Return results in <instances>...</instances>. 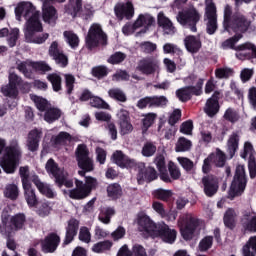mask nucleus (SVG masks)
Listing matches in <instances>:
<instances>
[{
    "label": "nucleus",
    "mask_w": 256,
    "mask_h": 256,
    "mask_svg": "<svg viewBox=\"0 0 256 256\" xmlns=\"http://www.w3.org/2000/svg\"><path fill=\"white\" fill-rule=\"evenodd\" d=\"M157 119V114L155 113H148L144 115V118L142 119V130L147 131L153 123H155V120Z\"/></svg>",
    "instance_id": "56"
},
{
    "label": "nucleus",
    "mask_w": 256,
    "mask_h": 256,
    "mask_svg": "<svg viewBox=\"0 0 256 256\" xmlns=\"http://www.w3.org/2000/svg\"><path fill=\"white\" fill-rule=\"evenodd\" d=\"M184 45L189 53H198L199 49H201V38L193 35L186 36Z\"/></svg>",
    "instance_id": "35"
},
{
    "label": "nucleus",
    "mask_w": 256,
    "mask_h": 256,
    "mask_svg": "<svg viewBox=\"0 0 256 256\" xmlns=\"http://www.w3.org/2000/svg\"><path fill=\"white\" fill-rule=\"evenodd\" d=\"M240 139L241 137L238 133H232L229 136L226 144V149L230 159H233V157H235V153H237V150L239 149Z\"/></svg>",
    "instance_id": "34"
},
{
    "label": "nucleus",
    "mask_w": 256,
    "mask_h": 256,
    "mask_svg": "<svg viewBox=\"0 0 256 256\" xmlns=\"http://www.w3.org/2000/svg\"><path fill=\"white\" fill-rule=\"evenodd\" d=\"M39 12H36L34 15L28 17L24 25V37H29L34 33H41L43 31V24L39 18Z\"/></svg>",
    "instance_id": "12"
},
{
    "label": "nucleus",
    "mask_w": 256,
    "mask_h": 256,
    "mask_svg": "<svg viewBox=\"0 0 256 256\" xmlns=\"http://www.w3.org/2000/svg\"><path fill=\"white\" fill-rule=\"evenodd\" d=\"M37 8L30 1H21L18 2L14 8V13L16 17V21H22L24 19H28L29 17L38 13Z\"/></svg>",
    "instance_id": "9"
},
{
    "label": "nucleus",
    "mask_w": 256,
    "mask_h": 256,
    "mask_svg": "<svg viewBox=\"0 0 256 256\" xmlns=\"http://www.w3.org/2000/svg\"><path fill=\"white\" fill-rule=\"evenodd\" d=\"M153 23H155V19H153L151 15L139 14L137 19L134 21V27H136V29H141V27L147 29V27H151Z\"/></svg>",
    "instance_id": "40"
},
{
    "label": "nucleus",
    "mask_w": 256,
    "mask_h": 256,
    "mask_svg": "<svg viewBox=\"0 0 256 256\" xmlns=\"http://www.w3.org/2000/svg\"><path fill=\"white\" fill-rule=\"evenodd\" d=\"M231 15H233V9L229 6V4H227L224 7L223 27L225 30H229V24L233 19V17H231Z\"/></svg>",
    "instance_id": "60"
},
{
    "label": "nucleus",
    "mask_w": 256,
    "mask_h": 256,
    "mask_svg": "<svg viewBox=\"0 0 256 256\" xmlns=\"http://www.w3.org/2000/svg\"><path fill=\"white\" fill-rule=\"evenodd\" d=\"M113 215H115V209L111 207H103L101 209L98 219L99 221H101V223H104V225H109L111 223V217H113Z\"/></svg>",
    "instance_id": "42"
},
{
    "label": "nucleus",
    "mask_w": 256,
    "mask_h": 256,
    "mask_svg": "<svg viewBox=\"0 0 256 256\" xmlns=\"http://www.w3.org/2000/svg\"><path fill=\"white\" fill-rule=\"evenodd\" d=\"M242 225L245 231L256 232V214L253 210H247L242 217Z\"/></svg>",
    "instance_id": "30"
},
{
    "label": "nucleus",
    "mask_w": 256,
    "mask_h": 256,
    "mask_svg": "<svg viewBox=\"0 0 256 256\" xmlns=\"http://www.w3.org/2000/svg\"><path fill=\"white\" fill-rule=\"evenodd\" d=\"M213 247V237L206 236L204 237L198 245V250L201 252L209 251Z\"/></svg>",
    "instance_id": "59"
},
{
    "label": "nucleus",
    "mask_w": 256,
    "mask_h": 256,
    "mask_svg": "<svg viewBox=\"0 0 256 256\" xmlns=\"http://www.w3.org/2000/svg\"><path fill=\"white\" fill-rule=\"evenodd\" d=\"M48 81H50L53 91H61V76L59 74H50L47 76Z\"/></svg>",
    "instance_id": "57"
},
{
    "label": "nucleus",
    "mask_w": 256,
    "mask_h": 256,
    "mask_svg": "<svg viewBox=\"0 0 256 256\" xmlns=\"http://www.w3.org/2000/svg\"><path fill=\"white\" fill-rule=\"evenodd\" d=\"M137 225L139 231H145L151 237L159 235V232H156L159 225H155V223H153V221H151V218H149V216L147 215L138 216Z\"/></svg>",
    "instance_id": "14"
},
{
    "label": "nucleus",
    "mask_w": 256,
    "mask_h": 256,
    "mask_svg": "<svg viewBox=\"0 0 256 256\" xmlns=\"http://www.w3.org/2000/svg\"><path fill=\"white\" fill-rule=\"evenodd\" d=\"M45 168L47 173L55 178V181H61L59 177L65 172V170L63 168H59L57 163H55L54 159H49L46 163Z\"/></svg>",
    "instance_id": "39"
},
{
    "label": "nucleus",
    "mask_w": 256,
    "mask_h": 256,
    "mask_svg": "<svg viewBox=\"0 0 256 256\" xmlns=\"http://www.w3.org/2000/svg\"><path fill=\"white\" fill-rule=\"evenodd\" d=\"M223 118L225 119V121H229L230 123H237V121H239L240 119V116L237 110L233 108H228L225 111Z\"/></svg>",
    "instance_id": "54"
},
{
    "label": "nucleus",
    "mask_w": 256,
    "mask_h": 256,
    "mask_svg": "<svg viewBox=\"0 0 256 256\" xmlns=\"http://www.w3.org/2000/svg\"><path fill=\"white\" fill-rule=\"evenodd\" d=\"M157 179V171L153 167L145 168V164H138V183L142 181H154Z\"/></svg>",
    "instance_id": "25"
},
{
    "label": "nucleus",
    "mask_w": 256,
    "mask_h": 256,
    "mask_svg": "<svg viewBox=\"0 0 256 256\" xmlns=\"http://www.w3.org/2000/svg\"><path fill=\"white\" fill-rule=\"evenodd\" d=\"M31 100L37 107L38 111H45L49 108V102L41 96L31 95Z\"/></svg>",
    "instance_id": "51"
},
{
    "label": "nucleus",
    "mask_w": 256,
    "mask_h": 256,
    "mask_svg": "<svg viewBox=\"0 0 256 256\" xmlns=\"http://www.w3.org/2000/svg\"><path fill=\"white\" fill-rule=\"evenodd\" d=\"M155 232L158 234L152 237H161L162 241L170 243V245L177 239V231L169 228L167 224H159Z\"/></svg>",
    "instance_id": "15"
},
{
    "label": "nucleus",
    "mask_w": 256,
    "mask_h": 256,
    "mask_svg": "<svg viewBox=\"0 0 256 256\" xmlns=\"http://www.w3.org/2000/svg\"><path fill=\"white\" fill-rule=\"evenodd\" d=\"M23 189L26 203L29 207H35V205H37V196L35 195V190H33V186H31V184H25L23 186Z\"/></svg>",
    "instance_id": "41"
},
{
    "label": "nucleus",
    "mask_w": 256,
    "mask_h": 256,
    "mask_svg": "<svg viewBox=\"0 0 256 256\" xmlns=\"http://www.w3.org/2000/svg\"><path fill=\"white\" fill-rule=\"evenodd\" d=\"M76 159L78 167L82 170L78 171V175L85 176V173L93 171V160L89 158V150L84 144L78 145L76 149Z\"/></svg>",
    "instance_id": "6"
},
{
    "label": "nucleus",
    "mask_w": 256,
    "mask_h": 256,
    "mask_svg": "<svg viewBox=\"0 0 256 256\" xmlns=\"http://www.w3.org/2000/svg\"><path fill=\"white\" fill-rule=\"evenodd\" d=\"M21 159V150L17 142H13L6 147L3 156L0 158V167L5 173H15L19 160Z\"/></svg>",
    "instance_id": "3"
},
{
    "label": "nucleus",
    "mask_w": 256,
    "mask_h": 256,
    "mask_svg": "<svg viewBox=\"0 0 256 256\" xmlns=\"http://www.w3.org/2000/svg\"><path fill=\"white\" fill-rule=\"evenodd\" d=\"M178 227L183 239L190 241L201 231L203 221L197 219L192 214H183L178 220Z\"/></svg>",
    "instance_id": "1"
},
{
    "label": "nucleus",
    "mask_w": 256,
    "mask_h": 256,
    "mask_svg": "<svg viewBox=\"0 0 256 256\" xmlns=\"http://www.w3.org/2000/svg\"><path fill=\"white\" fill-rule=\"evenodd\" d=\"M220 92H214L213 96L206 101L204 112L208 117H215L219 113Z\"/></svg>",
    "instance_id": "21"
},
{
    "label": "nucleus",
    "mask_w": 256,
    "mask_h": 256,
    "mask_svg": "<svg viewBox=\"0 0 256 256\" xmlns=\"http://www.w3.org/2000/svg\"><path fill=\"white\" fill-rule=\"evenodd\" d=\"M4 195L8 199H17L19 197V188L15 184H9L4 190Z\"/></svg>",
    "instance_id": "53"
},
{
    "label": "nucleus",
    "mask_w": 256,
    "mask_h": 256,
    "mask_svg": "<svg viewBox=\"0 0 256 256\" xmlns=\"http://www.w3.org/2000/svg\"><path fill=\"white\" fill-rule=\"evenodd\" d=\"M158 25L162 29L163 35H175L177 33V28L163 12L158 14Z\"/></svg>",
    "instance_id": "24"
},
{
    "label": "nucleus",
    "mask_w": 256,
    "mask_h": 256,
    "mask_svg": "<svg viewBox=\"0 0 256 256\" xmlns=\"http://www.w3.org/2000/svg\"><path fill=\"white\" fill-rule=\"evenodd\" d=\"M107 194H108V197H111V199H119V197L123 195V191L121 190V185L117 183L110 184L107 187Z\"/></svg>",
    "instance_id": "49"
},
{
    "label": "nucleus",
    "mask_w": 256,
    "mask_h": 256,
    "mask_svg": "<svg viewBox=\"0 0 256 256\" xmlns=\"http://www.w3.org/2000/svg\"><path fill=\"white\" fill-rule=\"evenodd\" d=\"M107 45V34L103 32L101 25L92 24L88 35L86 37V45L90 49L97 47V45Z\"/></svg>",
    "instance_id": "7"
},
{
    "label": "nucleus",
    "mask_w": 256,
    "mask_h": 256,
    "mask_svg": "<svg viewBox=\"0 0 256 256\" xmlns=\"http://www.w3.org/2000/svg\"><path fill=\"white\" fill-rule=\"evenodd\" d=\"M90 105L92 107H96L97 109H109V104L97 96L90 98Z\"/></svg>",
    "instance_id": "63"
},
{
    "label": "nucleus",
    "mask_w": 256,
    "mask_h": 256,
    "mask_svg": "<svg viewBox=\"0 0 256 256\" xmlns=\"http://www.w3.org/2000/svg\"><path fill=\"white\" fill-rule=\"evenodd\" d=\"M43 132L39 129H33L28 134L27 147L29 151H37L39 149V141Z\"/></svg>",
    "instance_id": "33"
},
{
    "label": "nucleus",
    "mask_w": 256,
    "mask_h": 256,
    "mask_svg": "<svg viewBox=\"0 0 256 256\" xmlns=\"http://www.w3.org/2000/svg\"><path fill=\"white\" fill-rule=\"evenodd\" d=\"M32 181L42 195H45V197H48L49 199H53V197H55L53 189H51L48 184L41 182L38 176H32Z\"/></svg>",
    "instance_id": "37"
},
{
    "label": "nucleus",
    "mask_w": 256,
    "mask_h": 256,
    "mask_svg": "<svg viewBox=\"0 0 256 256\" xmlns=\"http://www.w3.org/2000/svg\"><path fill=\"white\" fill-rule=\"evenodd\" d=\"M42 18L44 23L55 27L57 23V19H59V14L57 13V9L54 6L44 3L42 6Z\"/></svg>",
    "instance_id": "18"
},
{
    "label": "nucleus",
    "mask_w": 256,
    "mask_h": 256,
    "mask_svg": "<svg viewBox=\"0 0 256 256\" xmlns=\"http://www.w3.org/2000/svg\"><path fill=\"white\" fill-rule=\"evenodd\" d=\"M108 95L111 99H115V101H121L122 103H125L127 101V96L125 95V92L119 88H111L108 90Z\"/></svg>",
    "instance_id": "50"
},
{
    "label": "nucleus",
    "mask_w": 256,
    "mask_h": 256,
    "mask_svg": "<svg viewBox=\"0 0 256 256\" xmlns=\"http://www.w3.org/2000/svg\"><path fill=\"white\" fill-rule=\"evenodd\" d=\"M60 242L61 238L57 234L52 233L42 241V251L44 253H54L57 247H59Z\"/></svg>",
    "instance_id": "23"
},
{
    "label": "nucleus",
    "mask_w": 256,
    "mask_h": 256,
    "mask_svg": "<svg viewBox=\"0 0 256 256\" xmlns=\"http://www.w3.org/2000/svg\"><path fill=\"white\" fill-rule=\"evenodd\" d=\"M69 141H71V135L67 132H60L59 135L53 138L55 145H65Z\"/></svg>",
    "instance_id": "64"
},
{
    "label": "nucleus",
    "mask_w": 256,
    "mask_h": 256,
    "mask_svg": "<svg viewBox=\"0 0 256 256\" xmlns=\"http://www.w3.org/2000/svg\"><path fill=\"white\" fill-rule=\"evenodd\" d=\"M76 188L70 190L68 192V195L71 199H85L86 197H89L91 195L89 193V190L85 188V184L83 181H80L79 179L75 180Z\"/></svg>",
    "instance_id": "28"
},
{
    "label": "nucleus",
    "mask_w": 256,
    "mask_h": 256,
    "mask_svg": "<svg viewBox=\"0 0 256 256\" xmlns=\"http://www.w3.org/2000/svg\"><path fill=\"white\" fill-rule=\"evenodd\" d=\"M201 87H203V80H199L197 88H193V87L181 88L176 91V95H177L179 101H182V102L189 101V99H191V96L193 94L201 95V93H202Z\"/></svg>",
    "instance_id": "20"
},
{
    "label": "nucleus",
    "mask_w": 256,
    "mask_h": 256,
    "mask_svg": "<svg viewBox=\"0 0 256 256\" xmlns=\"http://www.w3.org/2000/svg\"><path fill=\"white\" fill-rule=\"evenodd\" d=\"M213 155L212 163L216 165V167H223L225 165V153L221 150H216V153H212Z\"/></svg>",
    "instance_id": "58"
},
{
    "label": "nucleus",
    "mask_w": 256,
    "mask_h": 256,
    "mask_svg": "<svg viewBox=\"0 0 256 256\" xmlns=\"http://www.w3.org/2000/svg\"><path fill=\"white\" fill-rule=\"evenodd\" d=\"M243 37V35L238 34L225 40L222 43V49H234L237 51L236 57L240 59V61H245L247 59H251V55L256 58V47L252 43L246 42L239 46L235 47V44Z\"/></svg>",
    "instance_id": "2"
},
{
    "label": "nucleus",
    "mask_w": 256,
    "mask_h": 256,
    "mask_svg": "<svg viewBox=\"0 0 256 256\" xmlns=\"http://www.w3.org/2000/svg\"><path fill=\"white\" fill-rule=\"evenodd\" d=\"M205 5L206 31L209 35H213L217 31V6L213 0H205Z\"/></svg>",
    "instance_id": "8"
},
{
    "label": "nucleus",
    "mask_w": 256,
    "mask_h": 256,
    "mask_svg": "<svg viewBox=\"0 0 256 256\" xmlns=\"http://www.w3.org/2000/svg\"><path fill=\"white\" fill-rule=\"evenodd\" d=\"M76 188L70 190L68 192V195L71 199H85L86 197H89L91 195L89 193V190L85 188V184L83 181H80L79 179L75 180Z\"/></svg>",
    "instance_id": "27"
},
{
    "label": "nucleus",
    "mask_w": 256,
    "mask_h": 256,
    "mask_svg": "<svg viewBox=\"0 0 256 256\" xmlns=\"http://www.w3.org/2000/svg\"><path fill=\"white\" fill-rule=\"evenodd\" d=\"M49 39V34L44 33L37 35V33L30 34L25 37L26 43H35L36 45H41V43H45Z\"/></svg>",
    "instance_id": "46"
},
{
    "label": "nucleus",
    "mask_w": 256,
    "mask_h": 256,
    "mask_svg": "<svg viewBox=\"0 0 256 256\" xmlns=\"http://www.w3.org/2000/svg\"><path fill=\"white\" fill-rule=\"evenodd\" d=\"M157 151V146L152 142H147L142 148L143 157H153Z\"/></svg>",
    "instance_id": "61"
},
{
    "label": "nucleus",
    "mask_w": 256,
    "mask_h": 256,
    "mask_svg": "<svg viewBox=\"0 0 256 256\" xmlns=\"http://www.w3.org/2000/svg\"><path fill=\"white\" fill-rule=\"evenodd\" d=\"M244 256H256V236L251 237L243 248Z\"/></svg>",
    "instance_id": "52"
},
{
    "label": "nucleus",
    "mask_w": 256,
    "mask_h": 256,
    "mask_svg": "<svg viewBox=\"0 0 256 256\" xmlns=\"http://www.w3.org/2000/svg\"><path fill=\"white\" fill-rule=\"evenodd\" d=\"M236 219H237V213L233 209H228L224 214V224L229 229H233V227H235Z\"/></svg>",
    "instance_id": "47"
},
{
    "label": "nucleus",
    "mask_w": 256,
    "mask_h": 256,
    "mask_svg": "<svg viewBox=\"0 0 256 256\" xmlns=\"http://www.w3.org/2000/svg\"><path fill=\"white\" fill-rule=\"evenodd\" d=\"M154 163L160 173V179L165 183H171V177L167 173V167L165 166V157L163 155L157 156Z\"/></svg>",
    "instance_id": "36"
},
{
    "label": "nucleus",
    "mask_w": 256,
    "mask_h": 256,
    "mask_svg": "<svg viewBox=\"0 0 256 256\" xmlns=\"http://www.w3.org/2000/svg\"><path fill=\"white\" fill-rule=\"evenodd\" d=\"M202 183L204 186V193L207 197H213V195L217 193V189H219L217 178L213 176H205L202 179Z\"/></svg>",
    "instance_id": "29"
},
{
    "label": "nucleus",
    "mask_w": 256,
    "mask_h": 256,
    "mask_svg": "<svg viewBox=\"0 0 256 256\" xmlns=\"http://www.w3.org/2000/svg\"><path fill=\"white\" fill-rule=\"evenodd\" d=\"M25 221L26 219L24 214H16L12 216L10 219V225L6 227V233H8V235H11V233H15V231L23 229Z\"/></svg>",
    "instance_id": "31"
},
{
    "label": "nucleus",
    "mask_w": 256,
    "mask_h": 256,
    "mask_svg": "<svg viewBox=\"0 0 256 256\" xmlns=\"http://www.w3.org/2000/svg\"><path fill=\"white\" fill-rule=\"evenodd\" d=\"M82 7L83 3L81 0H70L66 11L69 13V15H72V17H76L79 11H81Z\"/></svg>",
    "instance_id": "45"
},
{
    "label": "nucleus",
    "mask_w": 256,
    "mask_h": 256,
    "mask_svg": "<svg viewBox=\"0 0 256 256\" xmlns=\"http://www.w3.org/2000/svg\"><path fill=\"white\" fill-rule=\"evenodd\" d=\"M19 85H21V78L17 74L10 72L9 85L2 87L3 95L6 97H17Z\"/></svg>",
    "instance_id": "16"
},
{
    "label": "nucleus",
    "mask_w": 256,
    "mask_h": 256,
    "mask_svg": "<svg viewBox=\"0 0 256 256\" xmlns=\"http://www.w3.org/2000/svg\"><path fill=\"white\" fill-rule=\"evenodd\" d=\"M247 185V178L245 177V166L238 165L236 167V173L228 191L229 199H235L239 195L243 194Z\"/></svg>",
    "instance_id": "4"
},
{
    "label": "nucleus",
    "mask_w": 256,
    "mask_h": 256,
    "mask_svg": "<svg viewBox=\"0 0 256 256\" xmlns=\"http://www.w3.org/2000/svg\"><path fill=\"white\" fill-rule=\"evenodd\" d=\"M111 160L121 167V169H131L135 167V160L129 158L121 150H116L111 157Z\"/></svg>",
    "instance_id": "17"
},
{
    "label": "nucleus",
    "mask_w": 256,
    "mask_h": 256,
    "mask_svg": "<svg viewBox=\"0 0 256 256\" xmlns=\"http://www.w3.org/2000/svg\"><path fill=\"white\" fill-rule=\"evenodd\" d=\"M255 149L253 148V144L251 142H245L243 151L240 153V157L242 159H247L248 157V169L250 171L251 179L256 177V159H255Z\"/></svg>",
    "instance_id": "11"
},
{
    "label": "nucleus",
    "mask_w": 256,
    "mask_h": 256,
    "mask_svg": "<svg viewBox=\"0 0 256 256\" xmlns=\"http://www.w3.org/2000/svg\"><path fill=\"white\" fill-rule=\"evenodd\" d=\"M19 33V28H12L11 30H9V28H1L0 39L7 37L9 47H15V45H17V40L19 39Z\"/></svg>",
    "instance_id": "32"
},
{
    "label": "nucleus",
    "mask_w": 256,
    "mask_h": 256,
    "mask_svg": "<svg viewBox=\"0 0 256 256\" xmlns=\"http://www.w3.org/2000/svg\"><path fill=\"white\" fill-rule=\"evenodd\" d=\"M61 111L58 108H47L45 110L44 114V121L46 123H53L54 121H57V119L61 118Z\"/></svg>",
    "instance_id": "43"
},
{
    "label": "nucleus",
    "mask_w": 256,
    "mask_h": 256,
    "mask_svg": "<svg viewBox=\"0 0 256 256\" xmlns=\"http://www.w3.org/2000/svg\"><path fill=\"white\" fill-rule=\"evenodd\" d=\"M217 79H228V77H233V69L229 67L218 68L215 71Z\"/></svg>",
    "instance_id": "62"
},
{
    "label": "nucleus",
    "mask_w": 256,
    "mask_h": 256,
    "mask_svg": "<svg viewBox=\"0 0 256 256\" xmlns=\"http://www.w3.org/2000/svg\"><path fill=\"white\" fill-rule=\"evenodd\" d=\"M251 26V21L245 17V15L241 13H235L232 16V21L228 25V30L226 31H234V33H245L247 29Z\"/></svg>",
    "instance_id": "10"
},
{
    "label": "nucleus",
    "mask_w": 256,
    "mask_h": 256,
    "mask_svg": "<svg viewBox=\"0 0 256 256\" xmlns=\"http://www.w3.org/2000/svg\"><path fill=\"white\" fill-rule=\"evenodd\" d=\"M114 12L119 21H123V19L129 21L132 17H135V6L129 1L126 3H118L114 7Z\"/></svg>",
    "instance_id": "13"
},
{
    "label": "nucleus",
    "mask_w": 256,
    "mask_h": 256,
    "mask_svg": "<svg viewBox=\"0 0 256 256\" xmlns=\"http://www.w3.org/2000/svg\"><path fill=\"white\" fill-rule=\"evenodd\" d=\"M113 247V242L106 240L102 242H98L92 246L93 253H105V251H109Z\"/></svg>",
    "instance_id": "48"
},
{
    "label": "nucleus",
    "mask_w": 256,
    "mask_h": 256,
    "mask_svg": "<svg viewBox=\"0 0 256 256\" xmlns=\"http://www.w3.org/2000/svg\"><path fill=\"white\" fill-rule=\"evenodd\" d=\"M49 55L60 65H67L69 63V58L63 53V51H61V48H59V42L57 41L51 43L49 47Z\"/></svg>",
    "instance_id": "22"
},
{
    "label": "nucleus",
    "mask_w": 256,
    "mask_h": 256,
    "mask_svg": "<svg viewBox=\"0 0 256 256\" xmlns=\"http://www.w3.org/2000/svg\"><path fill=\"white\" fill-rule=\"evenodd\" d=\"M192 145L191 140L185 137H180L176 142L175 151L176 153H185L191 149Z\"/></svg>",
    "instance_id": "44"
},
{
    "label": "nucleus",
    "mask_w": 256,
    "mask_h": 256,
    "mask_svg": "<svg viewBox=\"0 0 256 256\" xmlns=\"http://www.w3.org/2000/svg\"><path fill=\"white\" fill-rule=\"evenodd\" d=\"M79 229V220L77 219H71L68 223V227L66 230V238L64 240L65 245H69L71 241L75 238V235H77V231Z\"/></svg>",
    "instance_id": "38"
},
{
    "label": "nucleus",
    "mask_w": 256,
    "mask_h": 256,
    "mask_svg": "<svg viewBox=\"0 0 256 256\" xmlns=\"http://www.w3.org/2000/svg\"><path fill=\"white\" fill-rule=\"evenodd\" d=\"M118 125L120 133L122 135H129L133 131V124H131V118H129V112L126 110H120L118 112Z\"/></svg>",
    "instance_id": "19"
},
{
    "label": "nucleus",
    "mask_w": 256,
    "mask_h": 256,
    "mask_svg": "<svg viewBox=\"0 0 256 256\" xmlns=\"http://www.w3.org/2000/svg\"><path fill=\"white\" fill-rule=\"evenodd\" d=\"M178 23L185 27L186 29H190L192 33H196L197 31V23H199L201 19V14L194 7L183 10L178 13L176 17Z\"/></svg>",
    "instance_id": "5"
},
{
    "label": "nucleus",
    "mask_w": 256,
    "mask_h": 256,
    "mask_svg": "<svg viewBox=\"0 0 256 256\" xmlns=\"http://www.w3.org/2000/svg\"><path fill=\"white\" fill-rule=\"evenodd\" d=\"M117 256H147V250L139 244H135L132 247V251L129 250V246L123 245L119 249Z\"/></svg>",
    "instance_id": "26"
},
{
    "label": "nucleus",
    "mask_w": 256,
    "mask_h": 256,
    "mask_svg": "<svg viewBox=\"0 0 256 256\" xmlns=\"http://www.w3.org/2000/svg\"><path fill=\"white\" fill-rule=\"evenodd\" d=\"M64 37L70 47L75 48L79 46V36L71 31H65Z\"/></svg>",
    "instance_id": "55"
}]
</instances>
